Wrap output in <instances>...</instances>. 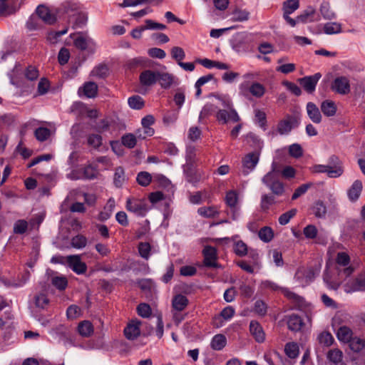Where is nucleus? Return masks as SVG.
<instances>
[{
  "mask_svg": "<svg viewBox=\"0 0 365 365\" xmlns=\"http://www.w3.org/2000/svg\"><path fill=\"white\" fill-rule=\"evenodd\" d=\"M353 336L352 329L347 326H341L336 331V337L341 342L347 344Z\"/></svg>",
  "mask_w": 365,
  "mask_h": 365,
  "instance_id": "obj_25",
  "label": "nucleus"
},
{
  "mask_svg": "<svg viewBox=\"0 0 365 365\" xmlns=\"http://www.w3.org/2000/svg\"><path fill=\"white\" fill-rule=\"evenodd\" d=\"M128 103L131 108L137 110L141 109L144 106V101L139 96L130 97L128 100Z\"/></svg>",
  "mask_w": 365,
  "mask_h": 365,
  "instance_id": "obj_55",
  "label": "nucleus"
},
{
  "mask_svg": "<svg viewBox=\"0 0 365 365\" xmlns=\"http://www.w3.org/2000/svg\"><path fill=\"white\" fill-rule=\"evenodd\" d=\"M259 162V154L250 153L245 156L242 160V173L246 176L249 175L256 167Z\"/></svg>",
  "mask_w": 365,
  "mask_h": 365,
  "instance_id": "obj_10",
  "label": "nucleus"
},
{
  "mask_svg": "<svg viewBox=\"0 0 365 365\" xmlns=\"http://www.w3.org/2000/svg\"><path fill=\"white\" fill-rule=\"evenodd\" d=\"M81 92H83L87 98H94L98 93V86L94 82H86L82 87L79 88V95H81Z\"/></svg>",
  "mask_w": 365,
  "mask_h": 365,
  "instance_id": "obj_26",
  "label": "nucleus"
},
{
  "mask_svg": "<svg viewBox=\"0 0 365 365\" xmlns=\"http://www.w3.org/2000/svg\"><path fill=\"white\" fill-rule=\"evenodd\" d=\"M336 262L339 277L346 278L354 272V269L349 265L350 257L347 253L344 252H339L336 255Z\"/></svg>",
  "mask_w": 365,
  "mask_h": 365,
  "instance_id": "obj_4",
  "label": "nucleus"
},
{
  "mask_svg": "<svg viewBox=\"0 0 365 365\" xmlns=\"http://www.w3.org/2000/svg\"><path fill=\"white\" fill-rule=\"evenodd\" d=\"M321 77V73H317L312 76H305L299 79V82L307 93H312L315 91L316 86Z\"/></svg>",
  "mask_w": 365,
  "mask_h": 365,
  "instance_id": "obj_12",
  "label": "nucleus"
},
{
  "mask_svg": "<svg viewBox=\"0 0 365 365\" xmlns=\"http://www.w3.org/2000/svg\"><path fill=\"white\" fill-rule=\"evenodd\" d=\"M275 169V164L272 163V170L263 177L262 181L273 194L279 196L284 192V187L283 183L278 179Z\"/></svg>",
  "mask_w": 365,
  "mask_h": 365,
  "instance_id": "obj_2",
  "label": "nucleus"
},
{
  "mask_svg": "<svg viewBox=\"0 0 365 365\" xmlns=\"http://www.w3.org/2000/svg\"><path fill=\"white\" fill-rule=\"evenodd\" d=\"M197 213L206 218H212L219 214V212L216 207L210 206V207H201L197 210Z\"/></svg>",
  "mask_w": 365,
  "mask_h": 365,
  "instance_id": "obj_35",
  "label": "nucleus"
},
{
  "mask_svg": "<svg viewBox=\"0 0 365 365\" xmlns=\"http://www.w3.org/2000/svg\"><path fill=\"white\" fill-rule=\"evenodd\" d=\"M235 253L240 257L245 256L247 253V246L242 240H238L234 245Z\"/></svg>",
  "mask_w": 365,
  "mask_h": 365,
  "instance_id": "obj_58",
  "label": "nucleus"
},
{
  "mask_svg": "<svg viewBox=\"0 0 365 365\" xmlns=\"http://www.w3.org/2000/svg\"><path fill=\"white\" fill-rule=\"evenodd\" d=\"M126 208L128 211L139 216H144L148 210L146 200L138 198L128 199Z\"/></svg>",
  "mask_w": 365,
  "mask_h": 365,
  "instance_id": "obj_6",
  "label": "nucleus"
},
{
  "mask_svg": "<svg viewBox=\"0 0 365 365\" xmlns=\"http://www.w3.org/2000/svg\"><path fill=\"white\" fill-rule=\"evenodd\" d=\"M140 322L138 321H132L124 329L125 336L129 340H134L140 334Z\"/></svg>",
  "mask_w": 365,
  "mask_h": 365,
  "instance_id": "obj_18",
  "label": "nucleus"
},
{
  "mask_svg": "<svg viewBox=\"0 0 365 365\" xmlns=\"http://www.w3.org/2000/svg\"><path fill=\"white\" fill-rule=\"evenodd\" d=\"M151 247L148 242H140L138 245V251L140 255L144 258L148 259L150 256Z\"/></svg>",
  "mask_w": 365,
  "mask_h": 365,
  "instance_id": "obj_63",
  "label": "nucleus"
},
{
  "mask_svg": "<svg viewBox=\"0 0 365 365\" xmlns=\"http://www.w3.org/2000/svg\"><path fill=\"white\" fill-rule=\"evenodd\" d=\"M317 339L319 344L326 346H331L334 341L333 336L328 331L320 333L317 336Z\"/></svg>",
  "mask_w": 365,
  "mask_h": 365,
  "instance_id": "obj_45",
  "label": "nucleus"
},
{
  "mask_svg": "<svg viewBox=\"0 0 365 365\" xmlns=\"http://www.w3.org/2000/svg\"><path fill=\"white\" fill-rule=\"evenodd\" d=\"M307 113L310 120L314 123H319L322 121V115L319 108L312 102L307 104Z\"/></svg>",
  "mask_w": 365,
  "mask_h": 365,
  "instance_id": "obj_22",
  "label": "nucleus"
},
{
  "mask_svg": "<svg viewBox=\"0 0 365 365\" xmlns=\"http://www.w3.org/2000/svg\"><path fill=\"white\" fill-rule=\"evenodd\" d=\"M299 7V0H287L283 3L284 14H292Z\"/></svg>",
  "mask_w": 365,
  "mask_h": 365,
  "instance_id": "obj_43",
  "label": "nucleus"
},
{
  "mask_svg": "<svg viewBox=\"0 0 365 365\" xmlns=\"http://www.w3.org/2000/svg\"><path fill=\"white\" fill-rule=\"evenodd\" d=\"M312 210L316 217L324 218L326 216L327 207L321 200H318L314 202L312 207Z\"/></svg>",
  "mask_w": 365,
  "mask_h": 365,
  "instance_id": "obj_36",
  "label": "nucleus"
},
{
  "mask_svg": "<svg viewBox=\"0 0 365 365\" xmlns=\"http://www.w3.org/2000/svg\"><path fill=\"white\" fill-rule=\"evenodd\" d=\"M312 185V183H306L298 187L292 196V200H295L302 195L305 194L309 188Z\"/></svg>",
  "mask_w": 365,
  "mask_h": 365,
  "instance_id": "obj_60",
  "label": "nucleus"
},
{
  "mask_svg": "<svg viewBox=\"0 0 365 365\" xmlns=\"http://www.w3.org/2000/svg\"><path fill=\"white\" fill-rule=\"evenodd\" d=\"M224 108H233L231 98L227 95H215Z\"/></svg>",
  "mask_w": 365,
  "mask_h": 365,
  "instance_id": "obj_61",
  "label": "nucleus"
},
{
  "mask_svg": "<svg viewBox=\"0 0 365 365\" xmlns=\"http://www.w3.org/2000/svg\"><path fill=\"white\" fill-rule=\"evenodd\" d=\"M67 262L73 272L80 274L86 271V265L83 262L78 255H70L67 257Z\"/></svg>",
  "mask_w": 365,
  "mask_h": 365,
  "instance_id": "obj_16",
  "label": "nucleus"
},
{
  "mask_svg": "<svg viewBox=\"0 0 365 365\" xmlns=\"http://www.w3.org/2000/svg\"><path fill=\"white\" fill-rule=\"evenodd\" d=\"M86 245L87 238L82 235H78L73 237L71 240V245L74 248L81 249L85 247Z\"/></svg>",
  "mask_w": 365,
  "mask_h": 365,
  "instance_id": "obj_51",
  "label": "nucleus"
},
{
  "mask_svg": "<svg viewBox=\"0 0 365 365\" xmlns=\"http://www.w3.org/2000/svg\"><path fill=\"white\" fill-rule=\"evenodd\" d=\"M327 359L329 361L338 364L342 361L343 352L339 349H331L327 353Z\"/></svg>",
  "mask_w": 365,
  "mask_h": 365,
  "instance_id": "obj_41",
  "label": "nucleus"
},
{
  "mask_svg": "<svg viewBox=\"0 0 365 365\" xmlns=\"http://www.w3.org/2000/svg\"><path fill=\"white\" fill-rule=\"evenodd\" d=\"M120 141L123 145L129 149L133 148L137 144L136 136L133 133L123 135L120 138Z\"/></svg>",
  "mask_w": 365,
  "mask_h": 365,
  "instance_id": "obj_42",
  "label": "nucleus"
},
{
  "mask_svg": "<svg viewBox=\"0 0 365 365\" xmlns=\"http://www.w3.org/2000/svg\"><path fill=\"white\" fill-rule=\"evenodd\" d=\"M157 81L164 89H168L171 86H177L179 83V79L175 75L168 72L158 71Z\"/></svg>",
  "mask_w": 365,
  "mask_h": 365,
  "instance_id": "obj_11",
  "label": "nucleus"
},
{
  "mask_svg": "<svg viewBox=\"0 0 365 365\" xmlns=\"http://www.w3.org/2000/svg\"><path fill=\"white\" fill-rule=\"evenodd\" d=\"M250 34L246 32L237 33L233 38L234 48L240 47V45L247 43L249 40Z\"/></svg>",
  "mask_w": 365,
  "mask_h": 365,
  "instance_id": "obj_52",
  "label": "nucleus"
},
{
  "mask_svg": "<svg viewBox=\"0 0 365 365\" xmlns=\"http://www.w3.org/2000/svg\"><path fill=\"white\" fill-rule=\"evenodd\" d=\"M312 170L315 173H327L329 178H339L343 174L344 168L339 158L331 155L327 165H315Z\"/></svg>",
  "mask_w": 365,
  "mask_h": 365,
  "instance_id": "obj_1",
  "label": "nucleus"
},
{
  "mask_svg": "<svg viewBox=\"0 0 365 365\" xmlns=\"http://www.w3.org/2000/svg\"><path fill=\"white\" fill-rule=\"evenodd\" d=\"M240 93L245 96H247L249 91L254 97L259 98L264 96L266 90L262 84L255 82L250 87L245 83H241L240 85Z\"/></svg>",
  "mask_w": 365,
  "mask_h": 365,
  "instance_id": "obj_7",
  "label": "nucleus"
},
{
  "mask_svg": "<svg viewBox=\"0 0 365 365\" xmlns=\"http://www.w3.org/2000/svg\"><path fill=\"white\" fill-rule=\"evenodd\" d=\"M302 275H304L305 282L307 283H308V282L312 281V279L314 278L315 272L312 268L309 267L307 269H299L297 271V272L296 273V277L298 279H300Z\"/></svg>",
  "mask_w": 365,
  "mask_h": 365,
  "instance_id": "obj_44",
  "label": "nucleus"
},
{
  "mask_svg": "<svg viewBox=\"0 0 365 365\" xmlns=\"http://www.w3.org/2000/svg\"><path fill=\"white\" fill-rule=\"evenodd\" d=\"M170 53L172 58L177 61L178 64L182 61V60L185 58V53L184 50L179 46L173 47L171 48Z\"/></svg>",
  "mask_w": 365,
  "mask_h": 365,
  "instance_id": "obj_50",
  "label": "nucleus"
},
{
  "mask_svg": "<svg viewBox=\"0 0 365 365\" xmlns=\"http://www.w3.org/2000/svg\"><path fill=\"white\" fill-rule=\"evenodd\" d=\"M108 74V68L107 66L101 64L96 66L91 71V75L100 78H105Z\"/></svg>",
  "mask_w": 365,
  "mask_h": 365,
  "instance_id": "obj_46",
  "label": "nucleus"
},
{
  "mask_svg": "<svg viewBox=\"0 0 365 365\" xmlns=\"http://www.w3.org/2000/svg\"><path fill=\"white\" fill-rule=\"evenodd\" d=\"M155 122L154 117L151 115H148L142 119L141 123L143 128V132L148 136H152L154 134V130L150 128Z\"/></svg>",
  "mask_w": 365,
  "mask_h": 365,
  "instance_id": "obj_33",
  "label": "nucleus"
},
{
  "mask_svg": "<svg viewBox=\"0 0 365 365\" xmlns=\"http://www.w3.org/2000/svg\"><path fill=\"white\" fill-rule=\"evenodd\" d=\"M35 305L40 309H45L48 305L49 300L45 294H36L34 297Z\"/></svg>",
  "mask_w": 365,
  "mask_h": 365,
  "instance_id": "obj_53",
  "label": "nucleus"
},
{
  "mask_svg": "<svg viewBox=\"0 0 365 365\" xmlns=\"http://www.w3.org/2000/svg\"><path fill=\"white\" fill-rule=\"evenodd\" d=\"M216 110V106L212 103H206L202 108L200 115L199 120H202L211 115Z\"/></svg>",
  "mask_w": 365,
  "mask_h": 365,
  "instance_id": "obj_49",
  "label": "nucleus"
},
{
  "mask_svg": "<svg viewBox=\"0 0 365 365\" xmlns=\"http://www.w3.org/2000/svg\"><path fill=\"white\" fill-rule=\"evenodd\" d=\"M78 330L82 336L88 337L93 332V327L90 322L83 321L79 324Z\"/></svg>",
  "mask_w": 365,
  "mask_h": 365,
  "instance_id": "obj_37",
  "label": "nucleus"
},
{
  "mask_svg": "<svg viewBox=\"0 0 365 365\" xmlns=\"http://www.w3.org/2000/svg\"><path fill=\"white\" fill-rule=\"evenodd\" d=\"M259 239L264 242H269L274 237V231L270 227H264L258 232Z\"/></svg>",
  "mask_w": 365,
  "mask_h": 365,
  "instance_id": "obj_40",
  "label": "nucleus"
},
{
  "mask_svg": "<svg viewBox=\"0 0 365 365\" xmlns=\"http://www.w3.org/2000/svg\"><path fill=\"white\" fill-rule=\"evenodd\" d=\"M363 185L361 180H355L347 191L348 197L351 201H356L359 199L362 191Z\"/></svg>",
  "mask_w": 365,
  "mask_h": 365,
  "instance_id": "obj_24",
  "label": "nucleus"
},
{
  "mask_svg": "<svg viewBox=\"0 0 365 365\" xmlns=\"http://www.w3.org/2000/svg\"><path fill=\"white\" fill-rule=\"evenodd\" d=\"M292 129V120L286 119L280 121L277 126V130L281 135L289 133Z\"/></svg>",
  "mask_w": 365,
  "mask_h": 365,
  "instance_id": "obj_48",
  "label": "nucleus"
},
{
  "mask_svg": "<svg viewBox=\"0 0 365 365\" xmlns=\"http://www.w3.org/2000/svg\"><path fill=\"white\" fill-rule=\"evenodd\" d=\"M98 175L97 168L91 165H88L83 168L72 171L68 176L71 180H93L96 178Z\"/></svg>",
  "mask_w": 365,
  "mask_h": 365,
  "instance_id": "obj_5",
  "label": "nucleus"
},
{
  "mask_svg": "<svg viewBox=\"0 0 365 365\" xmlns=\"http://www.w3.org/2000/svg\"><path fill=\"white\" fill-rule=\"evenodd\" d=\"M232 21L234 22H243L250 19V14L245 9H236L232 13Z\"/></svg>",
  "mask_w": 365,
  "mask_h": 365,
  "instance_id": "obj_31",
  "label": "nucleus"
},
{
  "mask_svg": "<svg viewBox=\"0 0 365 365\" xmlns=\"http://www.w3.org/2000/svg\"><path fill=\"white\" fill-rule=\"evenodd\" d=\"M321 110L326 116L330 117L336 114V107L334 101L326 100L322 103Z\"/></svg>",
  "mask_w": 365,
  "mask_h": 365,
  "instance_id": "obj_30",
  "label": "nucleus"
},
{
  "mask_svg": "<svg viewBox=\"0 0 365 365\" xmlns=\"http://www.w3.org/2000/svg\"><path fill=\"white\" fill-rule=\"evenodd\" d=\"M216 118L222 123H226L230 120L232 122H238L240 120V117L234 108L220 109L216 114Z\"/></svg>",
  "mask_w": 365,
  "mask_h": 365,
  "instance_id": "obj_13",
  "label": "nucleus"
},
{
  "mask_svg": "<svg viewBox=\"0 0 365 365\" xmlns=\"http://www.w3.org/2000/svg\"><path fill=\"white\" fill-rule=\"evenodd\" d=\"M347 344L352 351L359 353L365 348V337L353 336Z\"/></svg>",
  "mask_w": 365,
  "mask_h": 365,
  "instance_id": "obj_29",
  "label": "nucleus"
},
{
  "mask_svg": "<svg viewBox=\"0 0 365 365\" xmlns=\"http://www.w3.org/2000/svg\"><path fill=\"white\" fill-rule=\"evenodd\" d=\"M275 198L273 195L264 194L262 195L261 207L264 211L269 210L272 205L275 204Z\"/></svg>",
  "mask_w": 365,
  "mask_h": 365,
  "instance_id": "obj_54",
  "label": "nucleus"
},
{
  "mask_svg": "<svg viewBox=\"0 0 365 365\" xmlns=\"http://www.w3.org/2000/svg\"><path fill=\"white\" fill-rule=\"evenodd\" d=\"M289 154L295 158L301 157L303 154L302 148L298 143H294L289 147Z\"/></svg>",
  "mask_w": 365,
  "mask_h": 365,
  "instance_id": "obj_64",
  "label": "nucleus"
},
{
  "mask_svg": "<svg viewBox=\"0 0 365 365\" xmlns=\"http://www.w3.org/2000/svg\"><path fill=\"white\" fill-rule=\"evenodd\" d=\"M319 12L324 20H334L336 18V14L331 9L330 4L323 1L319 6Z\"/></svg>",
  "mask_w": 365,
  "mask_h": 365,
  "instance_id": "obj_21",
  "label": "nucleus"
},
{
  "mask_svg": "<svg viewBox=\"0 0 365 365\" xmlns=\"http://www.w3.org/2000/svg\"><path fill=\"white\" fill-rule=\"evenodd\" d=\"M115 202L113 198H110L106 205H105L103 210H102L98 215V220L101 221H106L109 219L114 210Z\"/></svg>",
  "mask_w": 365,
  "mask_h": 365,
  "instance_id": "obj_28",
  "label": "nucleus"
},
{
  "mask_svg": "<svg viewBox=\"0 0 365 365\" xmlns=\"http://www.w3.org/2000/svg\"><path fill=\"white\" fill-rule=\"evenodd\" d=\"M297 209L294 208V209H292V210L282 214L279 217V219H278L279 223L281 225H285L288 224L289 222L290 221V220L294 216H295V215L297 214Z\"/></svg>",
  "mask_w": 365,
  "mask_h": 365,
  "instance_id": "obj_56",
  "label": "nucleus"
},
{
  "mask_svg": "<svg viewBox=\"0 0 365 365\" xmlns=\"http://www.w3.org/2000/svg\"><path fill=\"white\" fill-rule=\"evenodd\" d=\"M315 14V9L309 6L302 14L297 17L298 22L306 23L307 21H314L313 16Z\"/></svg>",
  "mask_w": 365,
  "mask_h": 365,
  "instance_id": "obj_39",
  "label": "nucleus"
},
{
  "mask_svg": "<svg viewBox=\"0 0 365 365\" xmlns=\"http://www.w3.org/2000/svg\"><path fill=\"white\" fill-rule=\"evenodd\" d=\"M287 323L288 329L292 331H300L304 325L302 319L297 314H291L287 317Z\"/></svg>",
  "mask_w": 365,
  "mask_h": 365,
  "instance_id": "obj_23",
  "label": "nucleus"
},
{
  "mask_svg": "<svg viewBox=\"0 0 365 365\" xmlns=\"http://www.w3.org/2000/svg\"><path fill=\"white\" fill-rule=\"evenodd\" d=\"M71 37L73 40L74 46L81 50L87 51L89 53H94L97 48L95 41L86 34L78 33L71 34Z\"/></svg>",
  "mask_w": 365,
  "mask_h": 365,
  "instance_id": "obj_3",
  "label": "nucleus"
},
{
  "mask_svg": "<svg viewBox=\"0 0 365 365\" xmlns=\"http://www.w3.org/2000/svg\"><path fill=\"white\" fill-rule=\"evenodd\" d=\"M36 14L38 17L47 24H53L56 22V16L51 12L48 7L43 5H39L37 7Z\"/></svg>",
  "mask_w": 365,
  "mask_h": 365,
  "instance_id": "obj_17",
  "label": "nucleus"
},
{
  "mask_svg": "<svg viewBox=\"0 0 365 365\" xmlns=\"http://www.w3.org/2000/svg\"><path fill=\"white\" fill-rule=\"evenodd\" d=\"M225 202L232 212V218L235 220L239 215L238 194L235 190H230L226 193Z\"/></svg>",
  "mask_w": 365,
  "mask_h": 365,
  "instance_id": "obj_14",
  "label": "nucleus"
},
{
  "mask_svg": "<svg viewBox=\"0 0 365 365\" xmlns=\"http://www.w3.org/2000/svg\"><path fill=\"white\" fill-rule=\"evenodd\" d=\"M250 331L257 342H263L265 334L262 327L257 321H252L250 324Z\"/></svg>",
  "mask_w": 365,
  "mask_h": 365,
  "instance_id": "obj_20",
  "label": "nucleus"
},
{
  "mask_svg": "<svg viewBox=\"0 0 365 365\" xmlns=\"http://www.w3.org/2000/svg\"><path fill=\"white\" fill-rule=\"evenodd\" d=\"M125 180V172L123 168L118 167L115 169L114 173L113 182L116 187H120Z\"/></svg>",
  "mask_w": 365,
  "mask_h": 365,
  "instance_id": "obj_47",
  "label": "nucleus"
},
{
  "mask_svg": "<svg viewBox=\"0 0 365 365\" xmlns=\"http://www.w3.org/2000/svg\"><path fill=\"white\" fill-rule=\"evenodd\" d=\"M28 227V223L26 220H19L14 225V232L16 234H24Z\"/></svg>",
  "mask_w": 365,
  "mask_h": 365,
  "instance_id": "obj_62",
  "label": "nucleus"
},
{
  "mask_svg": "<svg viewBox=\"0 0 365 365\" xmlns=\"http://www.w3.org/2000/svg\"><path fill=\"white\" fill-rule=\"evenodd\" d=\"M158 71L145 70L143 71L139 77L140 82L143 86H150L157 82Z\"/></svg>",
  "mask_w": 365,
  "mask_h": 365,
  "instance_id": "obj_19",
  "label": "nucleus"
},
{
  "mask_svg": "<svg viewBox=\"0 0 365 365\" xmlns=\"http://www.w3.org/2000/svg\"><path fill=\"white\" fill-rule=\"evenodd\" d=\"M345 292H365V271L359 274L356 277L345 284Z\"/></svg>",
  "mask_w": 365,
  "mask_h": 365,
  "instance_id": "obj_8",
  "label": "nucleus"
},
{
  "mask_svg": "<svg viewBox=\"0 0 365 365\" xmlns=\"http://www.w3.org/2000/svg\"><path fill=\"white\" fill-rule=\"evenodd\" d=\"M137 182L142 186H147L150 184L152 177L148 172H140L136 178Z\"/></svg>",
  "mask_w": 365,
  "mask_h": 365,
  "instance_id": "obj_59",
  "label": "nucleus"
},
{
  "mask_svg": "<svg viewBox=\"0 0 365 365\" xmlns=\"http://www.w3.org/2000/svg\"><path fill=\"white\" fill-rule=\"evenodd\" d=\"M204 264L208 267H217V250L212 246H205L203 249Z\"/></svg>",
  "mask_w": 365,
  "mask_h": 365,
  "instance_id": "obj_15",
  "label": "nucleus"
},
{
  "mask_svg": "<svg viewBox=\"0 0 365 365\" xmlns=\"http://www.w3.org/2000/svg\"><path fill=\"white\" fill-rule=\"evenodd\" d=\"M188 304L187 298L182 294L175 295L172 300V307L175 312L184 310Z\"/></svg>",
  "mask_w": 365,
  "mask_h": 365,
  "instance_id": "obj_27",
  "label": "nucleus"
},
{
  "mask_svg": "<svg viewBox=\"0 0 365 365\" xmlns=\"http://www.w3.org/2000/svg\"><path fill=\"white\" fill-rule=\"evenodd\" d=\"M52 284L59 290H63L66 288L68 281L65 277H54L51 280Z\"/></svg>",
  "mask_w": 365,
  "mask_h": 365,
  "instance_id": "obj_57",
  "label": "nucleus"
},
{
  "mask_svg": "<svg viewBox=\"0 0 365 365\" xmlns=\"http://www.w3.org/2000/svg\"><path fill=\"white\" fill-rule=\"evenodd\" d=\"M284 351L289 358L295 359L299 354V346L295 342H289L285 345Z\"/></svg>",
  "mask_w": 365,
  "mask_h": 365,
  "instance_id": "obj_38",
  "label": "nucleus"
},
{
  "mask_svg": "<svg viewBox=\"0 0 365 365\" xmlns=\"http://www.w3.org/2000/svg\"><path fill=\"white\" fill-rule=\"evenodd\" d=\"M331 90L341 95H346L351 91L350 82L346 76L336 78L331 83Z\"/></svg>",
  "mask_w": 365,
  "mask_h": 365,
  "instance_id": "obj_9",
  "label": "nucleus"
},
{
  "mask_svg": "<svg viewBox=\"0 0 365 365\" xmlns=\"http://www.w3.org/2000/svg\"><path fill=\"white\" fill-rule=\"evenodd\" d=\"M227 343L226 337L223 334H217L213 336L210 346L214 350L222 349Z\"/></svg>",
  "mask_w": 365,
  "mask_h": 365,
  "instance_id": "obj_34",
  "label": "nucleus"
},
{
  "mask_svg": "<svg viewBox=\"0 0 365 365\" xmlns=\"http://www.w3.org/2000/svg\"><path fill=\"white\" fill-rule=\"evenodd\" d=\"M323 31L328 35L339 34L341 32V24L336 21L326 23L323 26Z\"/></svg>",
  "mask_w": 365,
  "mask_h": 365,
  "instance_id": "obj_32",
  "label": "nucleus"
}]
</instances>
